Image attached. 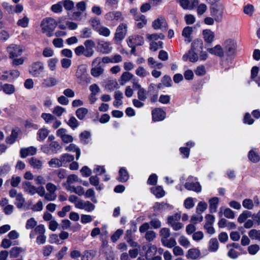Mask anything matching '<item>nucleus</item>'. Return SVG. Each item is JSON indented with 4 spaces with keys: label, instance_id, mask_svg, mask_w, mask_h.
I'll return each mask as SVG.
<instances>
[{
    "label": "nucleus",
    "instance_id": "f257e3e1",
    "mask_svg": "<svg viewBox=\"0 0 260 260\" xmlns=\"http://www.w3.org/2000/svg\"><path fill=\"white\" fill-rule=\"evenodd\" d=\"M203 47L202 41L197 40L191 44V47L188 53H185L182 56V59L186 61L188 60L190 62H195L199 59L198 54L201 51Z\"/></svg>",
    "mask_w": 260,
    "mask_h": 260
},
{
    "label": "nucleus",
    "instance_id": "f03ea898",
    "mask_svg": "<svg viewBox=\"0 0 260 260\" xmlns=\"http://www.w3.org/2000/svg\"><path fill=\"white\" fill-rule=\"evenodd\" d=\"M57 25V21L51 17L43 19L40 24L42 32L46 34V36L48 37L52 36L53 31Z\"/></svg>",
    "mask_w": 260,
    "mask_h": 260
},
{
    "label": "nucleus",
    "instance_id": "7ed1b4c3",
    "mask_svg": "<svg viewBox=\"0 0 260 260\" xmlns=\"http://www.w3.org/2000/svg\"><path fill=\"white\" fill-rule=\"evenodd\" d=\"M46 230L43 224L37 226L32 230L30 233L29 237L33 239L36 235H38L36 239V242L38 244H44L46 241L47 237L45 235Z\"/></svg>",
    "mask_w": 260,
    "mask_h": 260
},
{
    "label": "nucleus",
    "instance_id": "20e7f679",
    "mask_svg": "<svg viewBox=\"0 0 260 260\" xmlns=\"http://www.w3.org/2000/svg\"><path fill=\"white\" fill-rule=\"evenodd\" d=\"M184 187L187 190L197 193H199L202 191V186L198 181V178L192 176H189L187 178Z\"/></svg>",
    "mask_w": 260,
    "mask_h": 260
},
{
    "label": "nucleus",
    "instance_id": "39448f33",
    "mask_svg": "<svg viewBox=\"0 0 260 260\" xmlns=\"http://www.w3.org/2000/svg\"><path fill=\"white\" fill-rule=\"evenodd\" d=\"M224 6L222 3H218L210 8L211 15L216 22L220 21L223 17Z\"/></svg>",
    "mask_w": 260,
    "mask_h": 260
},
{
    "label": "nucleus",
    "instance_id": "423d86ee",
    "mask_svg": "<svg viewBox=\"0 0 260 260\" xmlns=\"http://www.w3.org/2000/svg\"><path fill=\"white\" fill-rule=\"evenodd\" d=\"M224 53L228 56H233L235 55L237 49V43L233 39H228L223 44Z\"/></svg>",
    "mask_w": 260,
    "mask_h": 260
},
{
    "label": "nucleus",
    "instance_id": "0eeeda50",
    "mask_svg": "<svg viewBox=\"0 0 260 260\" xmlns=\"http://www.w3.org/2000/svg\"><path fill=\"white\" fill-rule=\"evenodd\" d=\"M44 66L43 62L37 61L31 64L29 69V73L33 77H38L44 71Z\"/></svg>",
    "mask_w": 260,
    "mask_h": 260
},
{
    "label": "nucleus",
    "instance_id": "6e6552de",
    "mask_svg": "<svg viewBox=\"0 0 260 260\" xmlns=\"http://www.w3.org/2000/svg\"><path fill=\"white\" fill-rule=\"evenodd\" d=\"M127 26L125 23L120 24L117 27L115 34L114 41L116 42H121L125 38L127 33Z\"/></svg>",
    "mask_w": 260,
    "mask_h": 260
},
{
    "label": "nucleus",
    "instance_id": "1a4fd4ad",
    "mask_svg": "<svg viewBox=\"0 0 260 260\" xmlns=\"http://www.w3.org/2000/svg\"><path fill=\"white\" fill-rule=\"evenodd\" d=\"M7 51L9 54V58H14L20 56L22 54L24 49L21 46L11 44L7 47Z\"/></svg>",
    "mask_w": 260,
    "mask_h": 260
},
{
    "label": "nucleus",
    "instance_id": "9d476101",
    "mask_svg": "<svg viewBox=\"0 0 260 260\" xmlns=\"http://www.w3.org/2000/svg\"><path fill=\"white\" fill-rule=\"evenodd\" d=\"M144 43L143 38L138 35H133L127 39V44L129 47L135 49L137 46H141Z\"/></svg>",
    "mask_w": 260,
    "mask_h": 260
},
{
    "label": "nucleus",
    "instance_id": "9b49d317",
    "mask_svg": "<svg viewBox=\"0 0 260 260\" xmlns=\"http://www.w3.org/2000/svg\"><path fill=\"white\" fill-rule=\"evenodd\" d=\"M152 26L155 30L160 29L166 31L168 27V24L165 18L160 16L153 21Z\"/></svg>",
    "mask_w": 260,
    "mask_h": 260
},
{
    "label": "nucleus",
    "instance_id": "f8f14e48",
    "mask_svg": "<svg viewBox=\"0 0 260 260\" xmlns=\"http://www.w3.org/2000/svg\"><path fill=\"white\" fill-rule=\"evenodd\" d=\"M97 44L99 51L103 54H109L112 51V47L109 42L99 40Z\"/></svg>",
    "mask_w": 260,
    "mask_h": 260
},
{
    "label": "nucleus",
    "instance_id": "ddd939ff",
    "mask_svg": "<svg viewBox=\"0 0 260 260\" xmlns=\"http://www.w3.org/2000/svg\"><path fill=\"white\" fill-rule=\"evenodd\" d=\"M76 207L80 209H84L86 211L90 212L95 209V206L89 201L79 200L76 204Z\"/></svg>",
    "mask_w": 260,
    "mask_h": 260
},
{
    "label": "nucleus",
    "instance_id": "4468645a",
    "mask_svg": "<svg viewBox=\"0 0 260 260\" xmlns=\"http://www.w3.org/2000/svg\"><path fill=\"white\" fill-rule=\"evenodd\" d=\"M105 18L108 21H122L124 19L122 13L116 11L108 12L105 15Z\"/></svg>",
    "mask_w": 260,
    "mask_h": 260
},
{
    "label": "nucleus",
    "instance_id": "2eb2a0df",
    "mask_svg": "<svg viewBox=\"0 0 260 260\" xmlns=\"http://www.w3.org/2000/svg\"><path fill=\"white\" fill-rule=\"evenodd\" d=\"M133 88L138 90V98L141 101H145L147 98L148 93L147 91L141 85L138 83L133 84Z\"/></svg>",
    "mask_w": 260,
    "mask_h": 260
},
{
    "label": "nucleus",
    "instance_id": "dca6fc26",
    "mask_svg": "<svg viewBox=\"0 0 260 260\" xmlns=\"http://www.w3.org/2000/svg\"><path fill=\"white\" fill-rule=\"evenodd\" d=\"M152 120L159 121L164 120L166 117V113L160 108H155L152 111Z\"/></svg>",
    "mask_w": 260,
    "mask_h": 260
},
{
    "label": "nucleus",
    "instance_id": "f3484780",
    "mask_svg": "<svg viewBox=\"0 0 260 260\" xmlns=\"http://www.w3.org/2000/svg\"><path fill=\"white\" fill-rule=\"evenodd\" d=\"M37 150V148L34 146L22 148L20 150V156L22 158H25L29 155H34L36 154Z\"/></svg>",
    "mask_w": 260,
    "mask_h": 260
},
{
    "label": "nucleus",
    "instance_id": "a211bd4d",
    "mask_svg": "<svg viewBox=\"0 0 260 260\" xmlns=\"http://www.w3.org/2000/svg\"><path fill=\"white\" fill-rule=\"evenodd\" d=\"M28 161L30 167L34 169L41 170L43 168V161L36 157H31Z\"/></svg>",
    "mask_w": 260,
    "mask_h": 260
},
{
    "label": "nucleus",
    "instance_id": "6ab92c4d",
    "mask_svg": "<svg viewBox=\"0 0 260 260\" xmlns=\"http://www.w3.org/2000/svg\"><path fill=\"white\" fill-rule=\"evenodd\" d=\"M192 28L190 26L185 27L182 32V36L184 38V41L186 43H189L192 40L191 34Z\"/></svg>",
    "mask_w": 260,
    "mask_h": 260
},
{
    "label": "nucleus",
    "instance_id": "aec40b11",
    "mask_svg": "<svg viewBox=\"0 0 260 260\" xmlns=\"http://www.w3.org/2000/svg\"><path fill=\"white\" fill-rule=\"evenodd\" d=\"M24 190L30 194L34 195L36 193L37 187L32 185L31 183L28 181H24L22 183Z\"/></svg>",
    "mask_w": 260,
    "mask_h": 260
},
{
    "label": "nucleus",
    "instance_id": "412c9836",
    "mask_svg": "<svg viewBox=\"0 0 260 260\" xmlns=\"http://www.w3.org/2000/svg\"><path fill=\"white\" fill-rule=\"evenodd\" d=\"M58 83L57 80L52 77L44 79L42 81V86L44 87H51L55 86Z\"/></svg>",
    "mask_w": 260,
    "mask_h": 260
},
{
    "label": "nucleus",
    "instance_id": "4be33fe9",
    "mask_svg": "<svg viewBox=\"0 0 260 260\" xmlns=\"http://www.w3.org/2000/svg\"><path fill=\"white\" fill-rule=\"evenodd\" d=\"M208 50L211 54L219 57H223L224 56L223 49L219 45H217L213 48H209Z\"/></svg>",
    "mask_w": 260,
    "mask_h": 260
},
{
    "label": "nucleus",
    "instance_id": "5701e85b",
    "mask_svg": "<svg viewBox=\"0 0 260 260\" xmlns=\"http://www.w3.org/2000/svg\"><path fill=\"white\" fill-rule=\"evenodd\" d=\"M203 35L205 41L208 43H212L215 37L214 32L210 29L204 30L203 31Z\"/></svg>",
    "mask_w": 260,
    "mask_h": 260
},
{
    "label": "nucleus",
    "instance_id": "b1692460",
    "mask_svg": "<svg viewBox=\"0 0 260 260\" xmlns=\"http://www.w3.org/2000/svg\"><path fill=\"white\" fill-rule=\"evenodd\" d=\"M200 255L201 252L198 249L191 248L188 250L186 256L188 259H196L200 257Z\"/></svg>",
    "mask_w": 260,
    "mask_h": 260
},
{
    "label": "nucleus",
    "instance_id": "393cba45",
    "mask_svg": "<svg viewBox=\"0 0 260 260\" xmlns=\"http://www.w3.org/2000/svg\"><path fill=\"white\" fill-rule=\"evenodd\" d=\"M2 90L5 94L10 95L15 92V87L13 84L5 83L2 85Z\"/></svg>",
    "mask_w": 260,
    "mask_h": 260
},
{
    "label": "nucleus",
    "instance_id": "a878e982",
    "mask_svg": "<svg viewBox=\"0 0 260 260\" xmlns=\"http://www.w3.org/2000/svg\"><path fill=\"white\" fill-rule=\"evenodd\" d=\"M129 178V175L127 171L124 168H121L119 171V177L117 180L121 182H125Z\"/></svg>",
    "mask_w": 260,
    "mask_h": 260
},
{
    "label": "nucleus",
    "instance_id": "bb28decb",
    "mask_svg": "<svg viewBox=\"0 0 260 260\" xmlns=\"http://www.w3.org/2000/svg\"><path fill=\"white\" fill-rule=\"evenodd\" d=\"M49 131L45 127H43L37 132V140L39 141H44L48 136Z\"/></svg>",
    "mask_w": 260,
    "mask_h": 260
},
{
    "label": "nucleus",
    "instance_id": "cd10ccee",
    "mask_svg": "<svg viewBox=\"0 0 260 260\" xmlns=\"http://www.w3.org/2000/svg\"><path fill=\"white\" fill-rule=\"evenodd\" d=\"M209 203L210 212H216L217 208V206L219 203L218 198L217 197H213L209 201Z\"/></svg>",
    "mask_w": 260,
    "mask_h": 260
},
{
    "label": "nucleus",
    "instance_id": "c85d7f7f",
    "mask_svg": "<svg viewBox=\"0 0 260 260\" xmlns=\"http://www.w3.org/2000/svg\"><path fill=\"white\" fill-rule=\"evenodd\" d=\"M123 93L120 91H116L115 92L114 98L115 101L113 102V105L118 107L122 104V99L123 98Z\"/></svg>",
    "mask_w": 260,
    "mask_h": 260
},
{
    "label": "nucleus",
    "instance_id": "c756f323",
    "mask_svg": "<svg viewBox=\"0 0 260 260\" xmlns=\"http://www.w3.org/2000/svg\"><path fill=\"white\" fill-rule=\"evenodd\" d=\"M66 150L69 152H75L76 159H79L80 156V149L74 144H70L66 148Z\"/></svg>",
    "mask_w": 260,
    "mask_h": 260
},
{
    "label": "nucleus",
    "instance_id": "7c9ffc66",
    "mask_svg": "<svg viewBox=\"0 0 260 260\" xmlns=\"http://www.w3.org/2000/svg\"><path fill=\"white\" fill-rule=\"evenodd\" d=\"M25 250L21 247H14L10 251V255L12 258H16L21 253L24 252Z\"/></svg>",
    "mask_w": 260,
    "mask_h": 260
},
{
    "label": "nucleus",
    "instance_id": "2f4dec72",
    "mask_svg": "<svg viewBox=\"0 0 260 260\" xmlns=\"http://www.w3.org/2000/svg\"><path fill=\"white\" fill-rule=\"evenodd\" d=\"M61 162L62 166L66 167L68 163L72 161L74 159L73 155L66 153L60 156Z\"/></svg>",
    "mask_w": 260,
    "mask_h": 260
},
{
    "label": "nucleus",
    "instance_id": "473e14b6",
    "mask_svg": "<svg viewBox=\"0 0 260 260\" xmlns=\"http://www.w3.org/2000/svg\"><path fill=\"white\" fill-rule=\"evenodd\" d=\"M219 248V243L216 238H212L209 242V250L211 252L216 251Z\"/></svg>",
    "mask_w": 260,
    "mask_h": 260
},
{
    "label": "nucleus",
    "instance_id": "72a5a7b5",
    "mask_svg": "<svg viewBox=\"0 0 260 260\" xmlns=\"http://www.w3.org/2000/svg\"><path fill=\"white\" fill-rule=\"evenodd\" d=\"M25 199L21 193H19L16 196L15 204L18 209H22L24 206Z\"/></svg>",
    "mask_w": 260,
    "mask_h": 260
},
{
    "label": "nucleus",
    "instance_id": "f704fd0d",
    "mask_svg": "<svg viewBox=\"0 0 260 260\" xmlns=\"http://www.w3.org/2000/svg\"><path fill=\"white\" fill-rule=\"evenodd\" d=\"M169 205L164 202L156 203L153 206L154 211L155 212H161L169 208Z\"/></svg>",
    "mask_w": 260,
    "mask_h": 260
},
{
    "label": "nucleus",
    "instance_id": "c9c22d12",
    "mask_svg": "<svg viewBox=\"0 0 260 260\" xmlns=\"http://www.w3.org/2000/svg\"><path fill=\"white\" fill-rule=\"evenodd\" d=\"M135 20L137 21L136 25L139 28L143 27L147 23V20L143 15L136 16Z\"/></svg>",
    "mask_w": 260,
    "mask_h": 260
},
{
    "label": "nucleus",
    "instance_id": "e433bc0d",
    "mask_svg": "<svg viewBox=\"0 0 260 260\" xmlns=\"http://www.w3.org/2000/svg\"><path fill=\"white\" fill-rule=\"evenodd\" d=\"M146 37L147 39L150 42H155L158 39L164 40L165 39V36L161 33H155L151 35L147 34Z\"/></svg>",
    "mask_w": 260,
    "mask_h": 260
},
{
    "label": "nucleus",
    "instance_id": "4c0bfd02",
    "mask_svg": "<svg viewBox=\"0 0 260 260\" xmlns=\"http://www.w3.org/2000/svg\"><path fill=\"white\" fill-rule=\"evenodd\" d=\"M96 252L94 250H85L82 255V260H90L95 255Z\"/></svg>",
    "mask_w": 260,
    "mask_h": 260
},
{
    "label": "nucleus",
    "instance_id": "58836bf2",
    "mask_svg": "<svg viewBox=\"0 0 260 260\" xmlns=\"http://www.w3.org/2000/svg\"><path fill=\"white\" fill-rule=\"evenodd\" d=\"M252 217V213L250 211L245 210L238 217V221L240 223H243L247 218Z\"/></svg>",
    "mask_w": 260,
    "mask_h": 260
},
{
    "label": "nucleus",
    "instance_id": "ea45409f",
    "mask_svg": "<svg viewBox=\"0 0 260 260\" xmlns=\"http://www.w3.org/2000/svg\"><path fill=\"white\" fill-rule=\"evenodd\" d=\"M161 242L164 246L170 248L173 247L177 244L175 239L173 238L161 240Z\"/></svg>",
    "mask_w": 260,
    "mask_h": 260
},
{
    "label": "nucleus",
    "instance_id": "a19ab883",
    "mask_svg": "<svg viewBox=\"0 0 260 260\" xmlns=\"http://www.w3.org/2000/svg\"><path fill=\"white\" fill-rule=\"evenodd\" d=\"M181 218V214L180 213H176L172 216L167 217V223L169 225H171V223H175L180 220Z\"/></svg>",
    "mask_w": 260,
    "mask_h": 260
},
{
    "label": "nucleus",
    "instance_id": "79ce46f5",
    "mask_svg": "<svg viewBox=\"0 0 260 260\" xmlns=\"http://www.w3.org/2000/svg\"><path fill=\"white\" fill-rule=\"evenodd\" d=\"M135 73L141 78H145L149 75V73L143 67H139L136 70Z\"/></svg>",
    "mask_w": 260,
    "mask_h": 260
},
{
    "label": "nucleus",
    "instance_id": "37998d69",
    "mask_svg": "<svg viewBox=\"0 0 260 260\" xmlns=\"http://www.w3.org/2000/svg\"><path fill=\"white\" fill-rule=\"evenodd\" d=\"M87 113L88 110L85 108H80L76 111V115L80 120H83Z\"/></svg>",
    "mask_w": 260,
    "mask_h": 260
},
{
    "label": "nucleus",
    "instance_id": "c03bdc74",
    "mask_svg": "<svg viewBox=\"0 0 260 260\" xmlns=\"http://www.w3.org/2000/svg\"><path fill=\"white\" fill-rule=\"evenodd\" d=\"M148 63L151 68H156L160 69L162 68L163 64L162 63L155 61L153 57H149L148 59Z\"/></svg>",
    "mask_w": 260,
    "mask_h": 260
},
{
    "label": "nucleus",
    "instance_id": "a18cd8bd",
    "mask_svg": "<svg viewBox=\"0 0 260 260\" xmlns=\"http://www.w3.org/2000/svg\"><path fill=\"white\" fill-rule=\"evenodd\" d=\"M90 183L94 186H96V189L99 190H101L103 189L101 186H99L100 180L97 176H92L89 178Z\"/></svg>",
    "mask_w": 260,
    "mask_h": 260
},
{
    "label": "nucleus",
    "instance_id": "49530a36",
    "mask_svg": "<svg viewBox=\"0 0 260 260\" xmlns=\"http://www.w3.org/2000/svg\"><path fill=\"white\" fill-rule=\"evenodd\" d=\"M248 236L252 240L260 241V230H251L248 232Z\"/></svg>",
    "mask_w": 260,
    "mask_h": 260
},
{
    "label": "nucleus",
    "instance_id": "de8ad7c7",
    "mask_svg": "<svg viewBox=\"0 0 260 260\" xmlns=\"http://www.w3.org/2000/svg\"><path fill=\"white\" fill-rule=\"evenodd\" d=\"M58 60L56 58H52L47 60V64L51 71H54L56 69V64Z\"/></svg>",
    "mask_w": 260,
    "mask_h": 260
},
{
    "label": "nucleus",
    "instance_id": "09e8293b",
    "mask_svg": "<svg viewBox=\"0 0 260 260\" xmlns=\"http://www.w3.org/2000/svg\"><path fill=\"white\" fill-rule=\"evenodd\" d=\"M48 165L50 167L53 168H59L62 167V163L61 162L60 157L53 158L48 162Z\"/></svg>",
    "mask_w": 260,
    "mask_h": 260
},
{
    "label": "nucleus",
    "instance_id": "8fccbe9b",
    "mask_svg": "<svg viewBox=\"0 0 260 260\" xmlns=\"http://www.w3.org/2000/svg\"><path fill=\"white\" fill-rule=\"evenodd\" d=\"M151 190L157 198H161L165 196V191L161 186H157L153 188Z\"/></svg>",
    "mask_w": 260,
    "mask_h": 260
},
{
    "label": "nucleus",
    "instance_id": "3c124183",
    "mask_svg": "<svg viewBox=\"0 0 260 260\" xmlns=\"http://www.w3.org/2000/svg\"><path fill=\"white\" fill-rule=\"evenodd\" d=\"M242 206L246 209L252 210L254 207V203L250 199H245L242 202Z\"/></svg>",
    "mask_w": 260,
    "mask_h": 260
},
{
    "label": "nucleus",
    "instance_id": "603ef678",
    "mask_svg": "<svg viewBox=\"0 0 260 260\" xmlns=\"http://www.w3.org/2000/svg\"><path fill=\"white\" fill-rule=\"evenodd\" d=\"M29 22V19L25 16L17 21V24L20 27L25 28L28 26Z\"/></svg>",
    "mask_w": 260,
    "mask_h": 260
},
{
    "label": "nucleus",
    "instance_id": "864d4df0",
    "mask_svg": "<svg viewBox=\"0 0 260 260\" xmlns=\"http://www.w3.org/2000/svg\"><path fill=\"white\" fill-rule=\"evenodd\" d=\"M159 235L161 237V240L169 238L170 236V230L167 228H162L159 231Z\"/></svg>",
    "mask_w": 260,
    "mask_h": 260
},
{
    "label": "nucleus",
    "instance_id": "5fc2aeb1",
    "mask_svg": "<svg viewBox=\"0 0 260 260\" xmlns=\"http://www.w3.org/2000/svg\"><path fill=\"white\" fill-rule=\"evenodd\" d=\"M96 32H98L99 35L106 37H109L111 34L110 29L108 27L104 26H101Z\"/></svg>",
    "mask_w": 260,
    "mask_h": 260
},
{
    "label": "nucleus",
    "instance_id": "6e6d98bb",
    "mask_svg": "<svg viewBox=\"0 0 260 260\" xmlns=\"http://www.w3.org/2000/svg\"><path fill=\"white\" fill-rule=\"evenodd\" d=\"M248 157L249 159L253 162H258L260 160V157L259 155L257 154L253 150H251L249 151L248 154Z\"/></svg>",
    "mask_w": 260,
    "mask_h": 260
},
{
    "label": "nucleus",
    "instance_id": "4d7b16f0",
    "mask_svg": "<svg viewBox=\"0 0 260 260\" xmlns=\"http://www.w3.org/2000/svg\"><path fill=\"white\" fill-rule=\"evenodd\" d=\"M82 180L74 174L69 175L67 180V183L69 185L75 182H81Z\"/></svg>",
    "mask_w": 260,
    "mask_h": 260
},
{
    "label": "nucleus",
    "instance_id": "13d9d810",
    "mask_svg": "<svg viewBox=\"0 0 260 260\" xmlns=\"http://www.w3.org/2000/svg\"><path fill=\"white\" fill-rule=\"evenodd\" d=\"M92 34L90 28L85 27L81 31L80 37L82 38H89L91 37Z\"/></svg>",
    "mask_w": 260,
    "mask_h": 260
},
{
    "label": "nucleus",
    "instance_id": "bf43d9fd",
    "mask_svg": "<svg viewBox=\"0 0 260 260\" xmlns=\"http://www.w3.org/2000/svg\"><path fill=\"white\" fill-rule=\"evenodd\" d=\"M207 208V204L205 202H200L196 208V212L198 214H201L206 210Z\"/></svg>",
    "mask_w": 260,
    "mask_h": 260
},
{
    "label": "nucleus",
    "instance_id": "052dcab7",
    "mask_svg": "<svg viewBox=\"0 0 260 260\" xmlns=\"http://www.w3.org/2000/svg\"><path fill=\"white\" fill-rule=\"evenodd\" d=\"M178 242L181 246L186 248L189 247L190 245L189 241L184 236H181L179 237Z\"/></svg>",
    "mask_w": 260,
    "mask_h": 260
},
{
    "label": "nucleus",
    "instance_id": "680f3d73",
    "mask_svg": "<svg viewBox=\"0 0 260 260\" xmlns=\"http://www.w3.org/2000/svg\"><path fill=\"white\" fill-rule=\"evenodd\" d=\"M104 71L102 67H92L91 69V74L94 77H97L103 74Z\"/></svg>",
    "mask_w": 260,
    "mask_h": 260
},
{
    "label": "nucleus",
    "instance_id": "e2e57ef3",
    "mask_svg": "<svg viewBox=\"0 0 260 260\" xmlns=\"http://www.w3.org/2000/svg\"><path fill=\"white\" fill-rule=\"evenodd\" d=\"M37 222L35 219L34 218H30L28 219L26 221L25 228L27 230L32 229L33 228H35L37 226Z\"/></svg>",
    "mask_w": 260,
    "mask_h": 260
},
{
    "label": "nucleus",
    "instance_id": "0e129e2a",
    "mask_svg": "<svg viewBox=\"0 0 260 260\" xmlns=\"http://www.w3.org/2000/svg\"><path fill=\"white\" fill-rule=\"evenodd\" d=\"M11 165L8 164L0 167V175L4 176L8 174L11 170Z\"/></svg>",
    "mask_w": 260,
    "mask_h": 260
},
{
    "label": "nucleus",
    "instance_id": "69168bd1",
    "mask_svg": "<svg viewBox=\"0 0 260 260\" xmlns=\"http://www.w3.org/2000/svg\"><path fill=\"white\" fill-rule=\"evenodd\" d=\"M49 147L51 149V152L56 153L60 148L61 147L59 144L56 141H52L49 144Z\"/></svg>",
    "mask_w": 260,
    "mask_h": 260
},
{
    "label": "nucleus",
    "instance_id": "338daca9",
    "mask_svg": "<svg viewBox=\"0 0 260 260\" xmlns=\"http://www.w3.org/2000/svg\"><path fill=\"white\" fill-rule=\"evenodd\" d=\"M51 10L55 13L61 12L62 11V2L61 1L56 4L53 5L51 6Z\"/></svg>",
    "mask_w": 260,
    "mask_h": 260
},
{
    "label": "nucleus",
    "instance_id": "774afa93",
    "mask_svg": "<svg viewBox=\"0 0 260 260\" xmlns=\"http://www.w3.org/2000/svg\"><path fill=\"white\" fill-rule=\"evenodd\" d=\"M41 117L45 120V122L49 123L55 119V118L50 113H43L41 115Z\"/></svg>",
    "mask_w": 260,
    "mask_h": 260
}]
</instances>
